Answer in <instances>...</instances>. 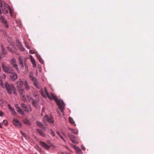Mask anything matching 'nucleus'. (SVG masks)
I'll list each match as a JSON object with an SVG mask.
<instances>
[{
	"label": "nucleus",
	"mask_w": 154,
	"mask_h": 154,
	"mask_svg": "<svg viewBox=\"0 0 154 154\" xmlns=\"http://www.w3.org/2000/svg\"><path fill=\"white\" fill-rule=\"evenodd\" d=\"M39 92L45 98L48 97L51 100H54L58 106L60 110L62 112H63L64 109H65V105L63 101L60 100L54 94H49L46 88H45L44 89H41L39 90Z\"/></svg>",
	"instance_id": "1"
},
{
	"label": "nucleus",
	"mask_w": 154,
	"mask_h": 154,
	"mask_svg": "<svg viewBox=\"0 0 154 154\" xmlns=\"http://www.w3.org/2000/svg\"><path fill=\"white\" fill-rule=\"evenodd\" d=\"M0 6H1L2 13L3 14H5L8 13V10H9L10 16L11 17L12 16L13 11L11 9L10 6L8 4L4 2H0Z\"/></svg>",
	"instance_id": "2"
},
{
	"label": "nucleus",
	"mask_w": 154,
	"mask_h": 154,
	"mask_svg": "<svg viewBox=\"0 0 154 154\" xmlns=\"http://www.w3.org/2000/svg\"><path fill=\"white\" fill-rule=\"evenodd\" d=\"M17 87L18 91L20 94V97L21 99L24 101H26V98L24 97V92L22 87L23 85V82L22 79H20L17 82Z\"/></svg>",
	"instance_id": "3"
},
{
	"label": "nucleus",
	"mask_w": 154,
	"mask_h": 154,
	"mask_svg": "<svg viewBox=\"0 0 154 154\" xmlns=\"http://www.w3.org/2000/svg\"><path fill=\"white\" fill-rule=\"evenodd\" d=\"M5 87L9 94H11L12 92H14L15 94H16L15 92L16 89L13 85L10 84L8 82H6Z\"/></svg>",
	"instance_id": "4"
},
{
	"label": "nucleus",
	"mask_w": 154,
	"mask_h": 154,
	"mask_svg": "<svg viewBox=\"0 0 154 154\" xmlns=\"http://www.w3.org/2000/svg\"><path fill=\"white\" fill-rule=\"evenodd\" d=\"M10 63L13 67L15 68L17 72L18 73L19 72V70L16 59L14 58H12L11 60Z\"/></svg>",
	"instance_id": "5"
},
{
	"label": "nucleus",
	"mask_w": 154,
	"mask_h": 154,
	"mask_svg": "<svg viewBox=\"0 0 154 154\" xmlns=\"http://www.w3.org/2000/svg\"><path fill=\"white\" fill-rule=\"evenodd\" d=\"M43 121L44 123L48 121L51 124H52L54 122V121L52 116H48L47 115H45L43 119Z\"/></svg>",
	"instance_id": "6"
},
{
	"label": "nucleus",
	"mask_w": 154,
	"mask_h": 154,
	"mask_svg": "<svg viewBox=\"0 0 154 154\" xmlns=\"http://www.w3.org/2000/svg\"><path fill=\"white\" fill-rule=\"evenodd\" d=\"M2 67L3 70L5 72L11 73L13 72V69L11 66H6L3 63H2Z\"/></svg>",
	"instance_id": "7"
},
{
	"label": "nucleus",
	"mask_w": 154,
	"mask_h": 154,
	"mask_svg": "<svg viewBox=\"0 0 154 154\" xmlns=\"http://www.w3.org/2000/svg\"><path fill=\"white\" fill-rule=\"evenodd\" d=\"M21 106L24 111L27 112H29L32 111V108L31 107H27L25 104L23 103H21Z\"/></svg>",
	"instance_id": "8"
},
{
	"label": "nucleus",
	"mask_w": 154,
	"mask_h": 154,
	"mask_svg": "<svg viewBox=\"0 0 154 154\" xmlns=\"http://www.w3.org/2000/svg\"><path fill=\"white\" fill-rule=\"evenodd\" d=\"M68 135L69 138H70V140L72 142L75 144H78V142L76 140V138L74 136L71 134L69 133L68 134Z\"/></svg>",
	"instance_id": "9"
},
{
	"label": "nucleus",
	"mask_w": 154,
	"mask_h": 154,
	"mask_svg": "<svg viewBox=\"0 0 154 154\" xmlns=\"http://www.w3.org/2000/svg\"><path fill=\"white\" fill-rule=\"evenodd\" d=\"M18 60L19 62L20 65L21 66H22V67H23L24 66V65H25L26 68L27 69V67L26 66V62L25 61L24 62H23L22 57L20 56L18 57Z\"/></svg>",
	"instance_id": "10"
},
{
	"label": "nucleus",
	"mask_w": 154,
	"mask_h": 154,
	"mask_svg": "<svg viewBox=\"0 0 154 154\" xmlns=\"http://www.w3.org/2000/svg\"><path fill=\"white\" fill-rule=\"evenodd\" d=\"M17 75L16 73L14 72H12L11 73V74L10 76V80L12 81H14L17 79Z\"/></svg>",
	"instance_id": "11"
},
{
	"label": "nucleus",
	"mask_w": 154,
	"mask_h": 154,
	"mask_svg": "<svg viewBox=\"0 0 154 154\" xmlns=\"http://www.w3.org/2000/svg\"><path fill=\"white\" fill-rule=\"evenodd\" d=\"M18 48L21 51H24L25 49L23 47L22 44L20 42L17 41L16 44Z\"/></svg>",
	"instance_id": "12"
},
{
	"label": "nucleus",
	"mask_w": 154,
	"mask_h": 154,
	"mask_svg": "<svg viewBox=\"0 0 154 154\" xmlns=\"http://www.w3.org/2000/svg\"><path fill=\"white\" fill-rule=\"evenodd\" d=\"M13 123L14 125L18 127H21V124L17 119H13Z\"/></svg>",
	"instance_id": "13"
},
{
	"label": "nucleus",
	"mask_w": 154,
	"mask_h": 154,
	"mask_svg": "<svg viewBox=\"0 0 154 154\" xmlns=\"http://www.w3.org/2000/svg\"><path fill=\"white\" fill-rule=\"evenodd\" d=\"M0 20L1 22H3V23L5 26L6 28H8V26L6 20H5V18L2 16H0Z\"/></svg>",
	"instance_id": "14"
},
{
	"label": "nucleus",
	"mask_w": 154,
	"mask_h": 154,
	"mask_svg": "<svg viewBox=\"0 0 154 154\" xmlns=\"http://www.w3.org/2000/svg\"><path fill=\"white\" fill-rule=\"evenodd\" d=\"M40 145L45 149H48L50 148V146L46 144L45 143L42 141L40 142Z\"/></svg>",
	"instance_id": "15"
},
{
	"label": "nucleus",
	"mask_w": 154,
	"mask_h": 154,
	"mask_svg": "<svg viewBox=\"0 0 154 154\" xmlns=\"http://www.w3.org/2000/svg\"><path fill=\"white\" fill-rule=\"evenodd\" d=\"M15 107L19 113L23 115H25L24 112L22 110L20 107L18 106V105L16 104L15 105Z\"/></svg>",
	"instance_id": "16"
},
{
	"label": "nucleus",
	"mask_w": 154,
	"mask_h": 154,
	"mask_svg": "<svg viewBox=\"0 0 154 154\" xmlns=\"http://www.w3.org/2000/svg\"><path fill=\"white\" fill-rule=\"evenodd\" d=\"M30 61L32 62V63L33 64V67L35 68L36 67V64L35 63V62L34 58L32 57V55H30Z\"/></svg>",
	"instance_id": "17"
},
{
	"label": "nucleus",
	"mask_w": 154,
	"mask_h": 154,
	"mask_svg": "<svg viewBox=\"0 0 154 154\" xmlns=\"http://www.w3.org/2000/svg\"><path fill=\"white\" fill-rule=\"evenodd\" d=\"M8 105L9 110L11 112L12 114L13 115H16V113L15 110L14 109L12 108L10 104H8Z\"/></svg>",
	"instance_id": "18"
},
{
	"label": "nucleus",
	"mask_w": 154,
	"mask_h": 154,
	"mask_svg": "<svg viewBox=\"0 0 154 154\" xmlns=\"http://www.w3.org/2000/svg\"><path fill=\"white\" fill-rule=\"evenodd\" d=\"M37 131L41 136L44 137H45V133L42 130L37 129Z\"/></svg>",
	"instance_id": "19"
},
{
	"label": "nucleus",
	"mask_w": 154,
	"mask_h": 154,
	"mask_svg": "<svg viewBox=\"0 0 154 154\" xmlns=\"http://www.w3.org/2000/svg\"><path fill=\"white\" fill-rule=\"evenodd\" d=\"M1 49L2 51V55L3 57H4L5 55L6 54V51L3 47V45H1Z\"/></svg>",
	"instance_id": "20"
},
{
	"label": "nucleus",
	"mask_w": 154,
	"mask_h": 154,
	"mask_svg": "<svg viewBox=\"0 0 154 154\" xmlns=\"http://www.w3.org/2000/svg\"><path fill=\"white\" fill-rule=\"evenodd\" d=\"M68 129L71 131V132L73 134H77L78 133V131L77 129H74L70 128H69Z\"/></svg>",
	"instance_id": "21"
},
{
	"label": "nucleus",
	"mask_w": 154,
	"mask_h": 154,
	"mask_svg": "<svg viewBox=\"0 0 154 154\" xmlns=\"http://www.w3.org/2000/svg\"><path fill=\"white\" fill-rule=\"evenodd\" d=\"M24 97L25 98H26V101H24V102H25L27 101V100H28L29 101H31L32 100H33L32 98V97L29 96V95H27L26 97H25V96H24Z\"/></svg>",
	"instance_id": "22"
},
{
	"label": "nucleus",
	"mask_w": 154,
	"mask_h": 154,
	"mask_svg": "<svg viewBox=\"0 0 154 154\" xmlns=\"http://www.w3.org/2000/svg\"><path fill=\"white\" fill-rule=\"evenodd\" d=\"M39 100L38 99H36L35 100H33V99L32 100L31 103H32L33 106L36 107V105L37 103L38 102Z\"/></svg>",
	"instance_id": "23"
},
{
	"label": "nucleus",
	"mask_w": 154,
	"mask_h": 154,
	"mask_svg": "<svg viewBox=\"0 0 154 154\" xmlns=\"http://www.w3.org/2000/svg\"><path fill=\"white\" fill-rule=\"evenodd\" d=\"M24 86L25 89L26 90H28L30 88V87L26 81L25 82Z\"/></svg>",
	"instance_id": "24"
},
{
	"label": "nucleus",
	"mask_w": 154,
	"mask_h": 154,
	"mask_svg": "<svg viewBox=\"0 0 154 154\" xmlns=\"http://www.w3.org/2000/svg\"><path fill=\"white\" fill-rule=\"evenodd\" d=\"M36 56L37 58H38L39 62L41 63L42 64L43 63V61L42 59L41 56L40 55H39L38 54H36Z\"/></svg>",
	"instance_id": "25"
},
{
	"label": "nucleus",
	"mask_w": 154,
	"mask_h": 154,
	"mask_svg": "<svg viewBox=\"0 0 154 154\" xmlns=\"http://www.w3.org/2000/svg\"><path fill=\"white\" fill-rule=\"evenodd\" d=\"M69 122L72 125L74 124L75 126L76 125L73 119L72 118L69 117Z\"/></svg>",
	"instance_id": "26"
},
{
	"label": "nucleus",
	"mask_w": 154,
	"mask_h": 154,
	"mask_svg": "<svg viewBox=\"0 0 154 154\" xmlns=\"http://www.w3.org/2000/svg\"><path fill=\"white\" fill-rule=\"evenodd\" d=\"M24 123L26 125H30L31 123L30 121L27 119H25L23 120Z\"/></svg>",
	"instance_id": "27"
},
{
	"label": "nucleus",
	"mask_w": 154,
	"mask_h": 154,
	"mask_svg": "<svg viewBox=\"0 0 154 154\" xmlns=\"http://www.w3.org/2000/svg\"><path fill=\"white\" fill-rule=\"evenodd\" d=\"M36 124L38 126H41V127L42 126H43V125L41 122L39 121L37 122Z\"/></svg>",
	"instance_id": "28"
},
{
	"label": "nucleus",
	"mask_w": 154,
	"mask_h": 154,
	"mask_svg": "<svg viewBox=\"0 0 154 154\" xmlns=\"http://www.w3.org/2000/svg\"><path fill=\"white\" fill-rule=\"evenodd\" d=\"M0 85L3 88H5V86L4 84L3 83L2 80L1 79V78H0Z\"/></svg>",
	"instance_id": "29"
},
{
	"label": "nucleus",
	"mask_w": 154,
	"mask_h": 154,
	"mask_svg": "<svg viewBox=\"0 0 154 154\" xmlns=\"http://www.w3.org/2000/svg\"><path fill=\"white\" fill-rule=\"evenodd\" d=\"M51 132L50 134L52 136L55 137V133H54V131H53L51 129Z\"/></svg>",
	"instance_id": "30"
},
{
	"label": "nucleus",
	"mask_w": 154,
	"mask_h": 154,
	"mask_svg": "<svg viewBox=\"0 0 154 154\" xmlns=\"http://www.w3.org/2000/svg\"><path fill=\"white\" fill-rule=\"evenodd\" d=\"M24 43H25V45L26 47L27 48H28V49H30V47L27 44L26 42H24Z\"/></svg>",
	"instance_id": "31"
},
{
	"label": "nucleus",
	"mask_w": 154,
	"mask_h": 154,
	"mask_svg": "<svg viewBox=\"0 0 154 154\" xmlns=\"http://www.w3.org/2000/svg\"><path fill=\"white\" fill-rule=\"evenodd\" d=\"M30 79L31 80L33 81H35L36 79L33 76H32V77H31L30 78Z\"/></svg>",
	"instance_id": "32"
},
{
	"label": "nucleus",
	"mask_w": 154,
	"mask_h": 154,
	"mask_svg": "<svg viewBox=\"0 0 154 154\" xmlns=\"http://www.w3.org/2000/svg\"><path fill=\"white\" fill-rule=\"evenodd\" d=\"M75 149L77 151V152H78L79 150L80 149L78 147L75 146L74 147Z\"/></svg>",
	"instance_id": "33"
},
{
	"label": "nucleus",
	"mask_w": 154,
	"mask_h": 154,
	"mask_svg": "<svg viewBox=\"0 0 154 154\" xmlns=\"http://www.w3.org/2000/svg\"><path fill=\"white\" fill-rule=\"evenodd\" d=\"M33 84H34V85L37 88H38V85H37V83L36 82H33Z\"/></svg>",
	"instance_id": "34"
},
{
	"label": "nucleus",
	"mask_w": 154,
	"mask_h": 154,
	"mask_svg": "<svg viewBox=\"0 0 154 154\" xmlns=\"http://www.w3.org/2000/svg\"><path fill=\"white\" fill-rule=\"evenodd\" d=\"M3 122L4 123V124L5 125H7L8 124H7V120H3Z\"/></svg>",
	"instance_id": "35"
},
{
	"label": "nucleus",
	"mask_w": 154,
	"mask_h": 154,
	"mask_svg": "<svg viewBox=\"0 0 154 154\" xmlns=\"http://www.w3.org/2000/svg\"><path fill=\"white\" fill-rule=\"evenodd\" d=\"M4 115V113L2 112L1 111H0V116L1 117L3 116Z\"/></svg>",
	"instance_id": "36"
},
{
	"label": "nucleus",
	"mask_w": 154,
	"mask_h": 154,
	"mask_svg": "<svg viewBox=\"0 0 154 154\" xmlns=\"http://www.w3.org/2000/svg\"><path fill=\"white\" fill-rule=\"evenodd\" d=\"M77 153L79 154H82V151L81 149L80 150H79L78 152H77Z\"/></svg>",
	"instance_id": "37"
},
{
	"label": "nucleus",
	"mask_w": 154,
	"mask_h": 154,
	"mask_svg": "<svg viewBox=\"0 0 154 154\" xmlns=\"http://www.w3.org/2000/svg\"><path fill=\"white\" fill-rule=\"evenodd\" d=\"M29 53L30 54H33L35 53V51H34L32 50H30L29 51Z\"/></svg>",
	"instance_id": "38"
},
{
	"label": "nucleus",
	"mask_w": 154,
	"mask_h": 154,
	"mask_svg": "<svg viewBox=\"0 0 154 154\" xmlns=\"http://www.w3.org/2000/svg\"><path fill=\"white\" fill-rule=\"evenodd\" d=\"M41 128H42L44 131H46V128L45 127H44L43 125V126H42Z\"/></svg>",
	"instance_id": "39"
},
{
	"label": "nucleus",
	"mask_w": 154,
	"mask_h": 154,
	"mask_svg": "<svg viewBox=\"0 0 154 154\" xmlns=\"http://www.w3.org/2000/svg\"><path fill=\"white\" fill-rule=\"evenodd\" d=\"M60 137L61 139H62L65 142H66V141H65V140L64 139V138H63V137L61 135H60V136H59Z\"/></svg>",
	"instance_id": "40"
},
{
	"label": "nucleus",
	"mask_w": 154,
	"mask_h": 154,
	"mask_svg": "<svg viewBox=\"0 0 154 154\" xmlns=\"http://www.w3.org/2000/svg\"><path fill=\"white\" fill-rule=\"evenodd\" d=\"M3 101H2V100H1L0 101V104L1 105H2L3 104Z\"/></svg>",
	"instance_id": "41"
},
{
	"label": "nucleus",
	"mask_w": 154,
	"mask_h": 154,
	"mask_svg": "<svg viewBox=\"0 0 154 154\" xmlns=\"http://www.w3.org/2000/svg\"><path fill=\"white\" fill-rule=\"evenodd\" d=\"M22 134H23V136L24 137H26H26H27V135L26 134H23V133H22Z\"/></svg>",
	"instance_id": "42"
},
{
	"label": "nucleus",
	"mask_w": 154,
	"mask_h": 154,
	"mask_svg": "<svg viewBox=\"0 0 154 154\" xmlns=\"http://www.w3.org/2000/svg\"><path fill=\"white\" fill-rule=\"evenodd\" d=\"M82 148L84 150H85V147L83 145L82 146Z\"/></svg>",
	"instance_id": "43"
},
{
	"label": "nucleus",
	"mask_w": 154,
	"mask_h": 154,
	"mask_svg": "<svg viewBox=\"0 0 154 154\" xmlns=\"http://www.w3.org/2000/svg\"><path fill=\"white\" fill-rule=\"evenodd\" d=\"M45 109L44 108H43L42 110V113L44 112Z\"/></svg>",
	"instance_id": "44"
},
{
	"label": "nucleus",
	"mask_w": 154,
	"mask_h": 154,
	"mask_svg": "<svg viewBox=\"0 0 154 154\" xmlns=\"http://www.w3.org/2000/svg\"><path fill=\"white\" fill-rule=\"evenodd\" d=\"M6 77V76L5 74H4L3 75L2 77L3 78H5Z\"/></svg>",
	"instance_id": "45"
},
{
	"label": "nucleus",
	"mask_w": 154,
	"mask_h": 154,
	"mask_svg": "<svg viewBox=\"0 0 154 154\" xmlns=\"http://www.w3.org/2000/svg\"><path fill=\"white\" fill-rule=\"evenodd\" d=\"M29 76L30 77V78L31 77H32V76H33V74L32 73H30V75H29Z\"/></svg>",
	"instance_id": "46"
},
{
	"label": "nucleus",
	"mask_w": 154,
	"mask_h": 154,
	"mask_svg": "<svg viewBox=\"0 0 154 154\" xmlns=\"http://www.w3.org/2000/svg\"><path fill=\"white\" fill-rule=\"evenodd\" d=\"M57 133L59 136H60V135H61L60 134V133L59 132H58V131L57 132Z\"/></svg>",
	"instance_id": "47"
},
{
	"label": "nucleus",
	"mask_w": 154,
	"mask_h": 154,
	"mask_svg": "<svg viewBox=\"0 0 154 154\" xmlns=\"http://www.w3.org/2000/svg\"><path fill=\"white\" fill-rule=\"evenodd\" d=\"M2 58V56H1V54L0 53V60H1Z\"/></svg>",
	"instance_id": "48"
},
{
	"label": "nucleus",
	"mask_w": 154,
	"mask_h": 154,
	"mask_svg": "<svg viewBox=\"0 0 154 154\" xmlns=\"http://www.w3.org/2000/svg\"><path fill=\"white\" fill-rule=\"evenodd\" d=\"M8 49L9 50L11 51V52H12V51H11V50L9 48H8Z\"/></svg>",
	"instance_id": "49"
},
{
	"label": "nucleus",
	"mask_w": 154,
	"mask_h": 154,
	"mask_svg": "<svg viewBox=\"0 0 154 154\" xmlns=\"http://www.w3.org/2000/svg\"><path fill=\"white\" fill-rule=\"evenodd\" d=\"M2 124H0V128H2Z\"/></svg>",
	"instance_id": "50"
},
{
	"label": "nucleus",
	"mask_w": 154,
	"mask_h": 154,
	"mask_svg": "<svg viewBox=\"0 0 154 154\" xmlns=\"http://www.w3.org/2000/svg\"><path fill=\"white\" fill-rule=\"evenodd\" d=\"M36 147H38V149H39V150H40L41 149H40V148H39L38 147V146H36Z\"/></svg>",
	"instance_id": "51"
},
{
	"label": "nucleus",
	"mask_w": 154,
	"mask_h": 154,
	"mask_svg": "<svg viewBox=\"0 0 154 154\" xmlns=\"http://www.w3.org/2000/svg\"><path fill=\"white\" fill-rule=\"evenodd\" d=\"M41 115H42V116H43V114H42V113L41 114Z\"/></svg>",
	"instance_id": "52"
}]
</instances>
